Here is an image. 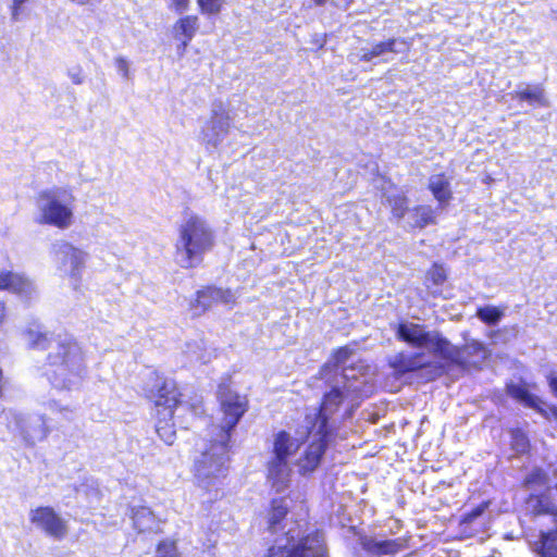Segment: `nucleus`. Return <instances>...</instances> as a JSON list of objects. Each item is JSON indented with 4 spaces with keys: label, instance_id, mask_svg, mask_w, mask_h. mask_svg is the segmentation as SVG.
<instances>
[{
    "label": "nucleus",
    "instance_id": "obj_36",
    "mask_svg": "<svg viewBox=\"0 0 557 557\" xmlns=\"http://www.w3.org/2000/svg\"><path fill=\"white\" fill-rule=\"evenodd\" d=\"M535 503V505H532V509H533V512L536 513V515H542V513H548L549 512V504L548 503H544L541 498L539 497H531L530 498V504L532 503Z\"/></svg>",
    "mask_w": 557,
    "mask_h": 557
},
{
    "label": "nucleus",
    "instance_id": "obj_14",
    "mask_svg": "<svg viewBox=\"0 0 557 557\" xmlns=\"http://www.w3.org/2000/svg\"><path fill=\"white\" fill-rule=\"evenodd\" d=\"M30 522L47 536L62 540L69 533L66 520L49 506H41L29 511Z\"/></svg>",
    "mask_w": 557,
    "mask_h": 557
},
{
    "label": "nucleus",
    "instance_id": "obj_20",
    "mask_svg": "<svg viewBox=\"0 0 557 557\" xmlns=\"http://www.w3.org/2000/svg\"><path fill=\"white\" fill-rule=\"evenodd\" d=\"M511 97L527 101L531 106L548 107L549 104L542 85L520 86Z\"/></svg>",
    "mask_w": 557,
    "mask_h": 557
},
{
    "label": "nucleus",
    "instance_id": "obj_42",
    "mask_svg": "<svg viewBox=\"0 0 557 557\" xmlns=\"http://www.w3.org/2000/svg\"><path fill=\"white\" fill-rule=\"evenodd\" d=\"M484 510V507H478L476 509L472 510L469 515H468V520L469 521H472L473 519H475L476 517H479L482 511Z\"/></svg>",
    "mask_w": 557,
    "mask_h": 557
},
{
    "label": "nucleus",
    "instance_id": "obj_35",
    "mask_svg": "<svg viewBox=\"0 0 557 557\" xmlns=\"http://www.w3.org/2000/svg\"><path fill=\"white\" fill-rule=\"evenodd\" d=\"M428 278L435 285H441L446 280V271L443 267L434 264L428 272Z\"/></svg>",
    "mask_w": 557,
    "mask_h": 557
},
{
    "label": "nucleus",
    "instance_id": "obj_37",
    "mask_svg": "<svg viewBox=\"0 0 557 557\" xmlns=\"http://www.w3.org/2000/svg\"><path fill=\"white\" fill-rule=\"evenodd\" d=\"M115 66L119 73L123 75L124 78H128L129 67L128 62L123 57H119L115 59Z\"/></svg>",
    "mask_w": 557,
    "mask_h": 557
},
{
    "label": "nucleus",
    "instance_id": "obj_22",
    "mask_svg": "<svg viewBox=\"0 0 557 557\" xmlns=\"http://www.w3.org/2000/svg\"><path fill=\"white\" fill-rule=\"evenodd\" d=\"M23 334L28 345L33 348L47 349L51 347V334L45 331L38 323L29 325Z\"/></svg>",
    "mask_w": 557,
    "mask_h": 557
},
{
    "label": "nucleus",
    "instance_id": "obj_29",
    "mask_svg": "<svg viewBox=\"0 0 557 557\" xmlns=\"http://www.w3.org/2000/svg\"><path fill=\"white\" fill-rule=\"evenodd\" d=\"M391 366L395 369V371L399 373H406L410 371H416L422 368L424 364L420 361L419 356L407 357L405 355H398L391 361Z\"/></svg>",
    "mask_w": 557,
    "mask_h": 557
},
{
    "label": "nucleus",
    "instance_id": "obj_2",
    "mask_svg": "<svg viewBox=\"0 0 557 557\" xmlns=\"http://www.w3.org/2000/svg\"><path fill=\"white\" fill-rule=\"evenodd\" d=\"M87 374L86 354L72 338L59 341L47 356L45 376L58 391L81 389Z\"/></svg>",
    "mask_w": 557,
    "mask_h": 557
},
{
    "label": "nucleus",
    "instance_id": "obj_26",
    "mask_svg": "<svg viewBox=\"0 0 557 557\" xmlns=\"http://www.w3.org/2000/svg\"><path fill=\"white\" fill-rule=\"evenodd\" d=\"M409 224L413 227H425L435 223V211L430 206H419L409 212Z\"/></svg>",
    "mask_w": 557,
    "mask_h": 557
},
{
    "label": "nucleus",
    "instance_id": "obj_3",
    "mask_svg": "<svg viewBox=\"0 0 557 557\" xmlns=\"http://www.w3.org/2000/svg\"><path fill=\"white\" fill-rule=\"evenodd\" d=\"M397 336L413 347L424 348L436 356L461 366L472 362L469 359L470 356L485 357L484 347L478 341L472 339L462 347H457L451 345L437 331H426L422 325L416 323H400L397 329Z\"/></svg>",
    "mask_w": 557,
    "mask_h": 557
},
{
    "label": "nucleus",
    "instance_id": "obj_27",
    "mask_svg": "<svg viewBox=\"0 0 557 557\" xmlns=\"http://www.w3.org/2000/svg\"><path fill=\"white\" fill-rule=\"evenodd\" d=\"M157 414L156 432L165 444L172 445L176 437L175 423L172 421L174 414L172 417H163L160 414V411Z\"/></svg>",
    "mask_w": 557,
    "mask_h": 557
},
{
    "label": "nucleus",
    "instance_id": "obj_19",
    "mask_svg": "<svg viewBox=\"0 0 557 557\" xmlns=\"http://www.w3.org/2000/svg\"><path fill=\"white\" fill-rule=\"evenodd\" d=\"M397 44L398 41L396 39L381 41L375 44L371 49L362 48L358 52L351 53L349 58L351 62H370L374 58L381 57L386 52H398V49L396 48Z\"/></svg>",
    "mask_w": 557,
    "mask_h": 557
},
{
    "label": "nucleus",
    "instance_id": "obj_31",
    "mask_svg": "<svg viewBox=\"0 0 557 557\" xmlns=\"http://www.w3.org/2000/svg\"><path fill=\"white\" fill-rule=\"evenodd\" d=\"M548 475L547 473L540 469H533L524 479V484L530 490H541L548 486Z\"/></svg>",
    "mask_w": 557,
    "mask_h": 557
},
{
    "label": "nucleus",
    "instance_id": "obj_30",
    "mask_svg": "<svg viewBox=\"0 0 557 557\" xmlns=\"http://www.w3.org/2000/svg\"><path fill=\"white\" fill-rule=\"evenodd\" d=\"M540 553L542 557H557V530L541 534Z\"/></svg>",
    "mask_w": 557,
    "mask_h": 557
},
{
    "label": "nucleus",
    "instance_id": "obj_41",
    "mask_svg": "<svg viewBox=\"0 0 557 557\" xmlns=\"http://www.w3.org/2000/svg\"><path fill=\"white\" fill-rule=\"evenodd\" d=\"M70 2L76 5H96L100 3L101 0H69Z\"/></svg>",
    "mask_w": 557,
    "mask_h": 557
},
{
    "label": "nucleus",
    "instance_id": "obj_9",
    "mask_svg": "<svg viewBox=\"0 0 557 557\" xmlns=\"http://www.w3.org/2000/svg\"><path fill=\"white\" fill-rule=\"evenodd\" d=\"M218 398L222 417L220 418V424L213 425L210 434L230 441L232 430L247 411V399L226 384L219 385Z\"/></svg>",
    "mask_w": 557,
    "mask_h": 557
},
{
    "label": "nucleus",
    "instance_id": "obj_7",
    "mask_svg": "<svg viewBox=\"0 0 557 557\" xmlns=\"http://www.w3.org/2000/svg\"><path fill=\"white\" fill-rule=\"evenodd\" d=\"M49 256L55 274L77 287L86 268L88 252L65 239H58L51 244Z\"/></svg>",
    "mask_w": 557,
    "mask_h": 557
},
{
    "label": "nucleus",
    "instance_id": "obj_11",
    "mask_svg": "<svg viewBox=\"0 0 557 557\" xmlns=\"http://www.w3.org/2000/svg\"><path fill=\"white\" fill-rule=\"evenodd\" d=\"M7 420L9 428L17 432L28 446L44 441L49 433L47 421L42 414L10 411Z\"/></svg>",
    "mask_w": 557,
    "mask_h": 557
},
{
    "label": "nucleus",
    "instance_id": "obj_28",
    "mask_svg": "<svg viewBox=\"0 0 557 557\" xmlns=\"http://www.w3.org/2000/svg\"><path fill=\"white\" fill-rule=\"evenodd\" d=\"M288 508L285 498L273 499L271 504V510L269 512V530L276 532L277 525L287 515Z\"/></svg>",
    "mask_w": 557,
    "mask_h": 557
},
{
    "label": "nucleus",
    "instance_id": "obj_17",
    "mask_svg": "<svg viewBox=\"0 0 557 557\" xmlns=\"http://www.w3.org/2000/svg\"><path fill=\"white\" fill-rule=\"evenodd\" d=\"M236 296L231 289H222L216 287H207L197 293L196 298V310L198 308L201 311L207 310L212 307L214 304H224V305H233L235 302Z\"/></svg>",
    "mask_w": 557,
    "mask_h": 557
},
{
    "label": "nucleus",
    "instance_id": "obj_8",
    "mask_svg": "<svg viewBox=\"0 0 557 557\" xmlns=\"http://www.w3.org/2000/svg\"><path fill=\"white\" fill-rule=\"evenodd\" d=\"M297 448L296 442L286 431L276 433L273 442L272 458L268 461V480L277 492H283L290 481L288 457Z\"/></svg>",
    "mask_w": 557,
    "mask_h": 557
},
{
    "label": "nucleus",
    "instance_id": "obj_23",
    "mask_svg": "<svg viewBox=\"0 0 557 557\" xmlns=\"http://www.w3.org/2000/svg\"><path fill=\"white\" fill-rule=\"evenodd\" d=\"M383 196L391 207L393 215L401 219L407 211V198L404 193L389 184L387 188H384Z\"/></svg>",
    "mask_w": 557,
    "mask_h": 557
},
{
    "label": "nucleus",
    "instance_id": "obj_1",
    "mask_svg": "<svg viewBox=\"0 0 557 557\" xmlns=\"http://www.w3.org/2000/svg\"><path fill=\"white\" fill-rule=\"evenodd\" d=\"M350 356L351 350L342 347L334 354V361L327 362L320 371L321 379L331 387L321 405L324 416L327 412H335L338 406L346 401L349 406L346 417H350L352 410L359 406L360 399L371 392V367L361 361L347 367Z\"/></svg>",
    "mask_w": 557,
    "mask_h": 557
},
{
    "label": "nucleus",
    "instance_id": "obj_15",
    "mask_svg": "<svg viewBox=\"0 0 557 557\" xmlns=\"http://www.w3.org/2000/svg\"><path fill=\"white\" fill-rule=\"evenodd\" d=\"M0 290L16 295L23 301L33 300L37 294V285L25 273L0 269Z\"/></svg>",
    "mask_w": 557,
    "mask_h": 557
},
{
    "label": "nucleus",
    "instance_id": "obj_45",
    "mask_svg": "<svg viewBox=\"0 0 557 557\" xmlns=\"http://www.w3.org/2000/svg\"><path fill=\"white\" fill-rule=\"evenodd\" d=\"M54 405H55V404L50 405V409H52V410H53V409H54Z\"/></svg>",
    "mask_w": 557,
    "mask_h": 557
},
{
    "label": "nucleus",
    "instance_id": "obj_34",
    "mask_svg": "<svg viewBox=\"0 0 557 557\" xmlns=\"http://www.w3.org/2000/svg\"><path fill=\"white\" fill-rule=\"evenodd\" d=\"M157 557H180L175 543L173 541H164L158 545Z\"/></svg>",
    "mask_w": 557,
    "mask_h": 557
},
{
    "label": "nucleus",
    "instance_id": "obj_25",
    "mask_svg": "<svg viewBox=\"0 0 557 557\" xmlns=\"http://www.w3.org/2000/svg\"><path fill=\"white\" fill-rule=\"evenodd\" d=\"M429 188L441 203L447 202L451 198L449 182L443 174L432 175L429 180Z\"/></svg>",
    "mask_w": 557,
    "mask_h": 557
},
{
    "label": "nucleus",
    "instance_id": "obj_38",
    "mask_svg": "<svg viewBox=\"0 0 557 557\" xmlns=\"http://www.w3.org/2000/svg\"><path fill=\"white\" fill-rule=\"evenodd\" d=\"M69 77L73 84L79 85L84 82V75L81 67L76 66L69 70Z\"/></svg>",
    "mask_w": 557,
    "mask_h": 557
},
{
    "label": "nucleus",
    "instance_id": "obj_44",
    "mask_svg": "<svg viewBox=\"0 0 557 557\" xmlns=\"http://www.w3.org/2000/svg\"><path fill=\"white\" fill-rule=\"evenodd\" d=\"M326 0H314L317 5H322Z\"/></svg>",
    "mask_w": 557,
    "mask_h": 557
},
{
    "label": "nucleus",
    "instance_id": "obj_24",
    "mask_svg": "<svg viewBox=\"0 0 557 557\" xmlns=\"http://www.w3.org/2000/svg\"><path fill=\"white\" fill-rule=\"evenodd\" d=\"M132 519L134 527L139 532L153 531L158 528L157 519L153 512L145 506L132 508Z\"/></svg>",
    "mask_w": 557,
    "mask_h": 557
},
{
    "label": "nucleus",
    "instance_id": "obj_18",
    "mask_svg": "<svg viewBox=\"0 0 557 557\" xmlns=\"http://www.w3.org/2000/svg\"><path fill=\"white\" fill-rule=\"evenodd\" d=\"M198 28L199 18L196 15H185L174 23L172 34L173 37L181 42L178 49L182 54L195 37Z\"/></svg>",
    "mask_w": 557,
    "mask_h": 557
},
{
    "label": "nucleus",
    "instance_id": "obj_5",
    "mask_svg": "<svg viewBox=\"0 0 557 557\" xmlns=\"http://www.w3.org/2000/svg\"><path fill=\"white\" fill-rule=\"evenodd\" d=\"M75 196L67 187H51L36 197V222L67 230L74 222Z\"/></svg>",
    "mask_w": 557,
    "mask_h": 557
},
{
    "label": "nucleus",
    "instance_id": "obj_6",
    "mask_svg": "<svg viewBox=\"0 0 557 557\" xmlns=\"http://www.w3.org/2000/svg\"><path fill=\"white\" fill-rule=\"evenodd\" d=\"M228 442L215 436L201 444L199 455L194 461V473L199 486L210 488L226 475Z\"/></svg>",
    "mask_w": 557,
    "mask_h": 557
},
{
    "label": "nucleus",
    "instance_id": "obj_43",
    "mask_svg": "<svg viewBox=\"0 0 557 557\" xmlns=\"http://www.w3.org/2000/svg\"><path fill=\"white\" fill-rule=\"evenodd\" d=\"M549 386H550L552 391L554 392V394L557 396V376H552L549 379ZM554 414L557 418V412L556 411L554 412Z\"/></svg>",
    "mask_w": 557,
    "mask_h": 557
},
{
    "label": "nucleus",
    "instance_id": "obj_4",
    "mask_svg": "<svg viewBox=\"0 0 557 557\" xmlns=\"http://www.w3.org/2000/svg\"><path fill=\"white\" fill-rule=\"evenodd\" d=\"M213 245L214 234L210 224L198 214L187 213L177 226L175 261L184 269L195 268Z\"/></svg>",
    "mask_w": 557,
    "mask_h": 557
},
{
    "label": "nucleus",
    "instance_id": "obj_21",
    "mask_svg": "<svg viewBox=\"0 0 557 557\" xmlns=\"http://www.w3.org/2000/svg\"><path fill=\"white\" fill-rule=\"evenodd\" d=\"M507 393L513 399L529 408L540 409L541 400L530 392L529 385L524 382H510L506 386Z\"/></svg>",
    "mask_w": 557,
    "mask_h": 557
},
{
    "label": "nucleus",
    "instance_id": "obj_39",
    "mask_svg": "<svg viewBox=\"0 0 557 557\" xmlns=\"http://www.w3.org/2000/svg\"><path fill=\"white\" fill-rule=\"evenodd\" d=\"M189 7V0H171V8L177 13L186 11Z\"/></svg>",
    "mask_w": 557,
    "mask_h": 557
},
{
    "label": "nucleus",
    "instance_id": "obj_32",
    "mask_svg": "<svg viewBox=\"0 0 557 557\" xmlns=\"http://www.w3.org/2000/svg\"><path fill=\"white\" fill-rule=\"evenodd\" d=\"M478 318L487 324H496L503 317V311L494 306H484L478 309Z\"/></svg>",
    "mask_w": 557,
    "mask_h": 557
},
{
    "label": "nucleus",
    "instance_id": "obj_33",
    "mask_svg": "<svg viewBox=\"0 0 557 557\" xmlns=\"http://www.w3.org/2000/svg\"><path fill=\"white\" fill-rule=\"evenodd\" d=\"M199 10L202 14H219L225 3V0H197Z\"/></svg>",
    "mask_w": 557,
    "mask_h": 557
},
{
    "label": "nucleus",
    "instance_id": "obj_16",
    "mask_svg": "<svg viewBox=\"0 0 557 557\" xmlns=\"http://www.w3.org/2000/svg\"><path fill=\"white\" fill-rule=\"evenodd\" d=\"M406 543L407 541L403 537L392 540L364 537L361 540L362 548L373 557H393L406 548Z\"/></svg>",
    "mask_w": 557,
    "mask_h": 557
},
{
    "label": "nucleus",
    "instance_id": "obj_10",
    "mask_svg": "<svg viewBox=\"0 0 557 557\" xmlns=\"http://www.w3.org/2000/svg\"><path fill=\"white\" fill-rule=\"evenodd\" d=\"M334 412L322 414V406L317 414V421L311 428V432L319 436L307 446L301 456L297 460L299 473L302 475L313 472L320 465L322 456L326 448L327 421Z\"/></svg>",
    "mask_w": 557,
    "mask_h": 557
},
{
    "label": "nucleus",
    "instance_id": "obj_13",
    "mask_svg": "<svg viewBox=\"0 0 557 557\" xmlns=\"http://www.w3.org/2000/svg\"><path fill=\"white\" fill-rule=\"evenodd\" d=\"M231 125V116L222 101L213 102L212 115L201 131V141L208 147L216 148L226 136Z\"/></svg>",
    "mask_w": 557,
    "mask_h": 557
},
{
    "label": "nucleus",
    "instance_id": "obj_40",
    "mask_svg": "<svg viewBox=\"0 0 557 557\" xmlns=\"http://www.w3.org/2000/svg\"><path fill=\"white\" fill-rule=\"evenodd\" d=\"M27 0H13L12 7V20L17 21L20 16L21 5L25 3Z\"/></svg>",
    "mask_w": 557,
    "mask_h": 557
},
{
    "label": "nucleus",
    "instance_id": "obj_12",
    "mask_svg": "<svg viewBox=\"0 0 557 557\" xmlns=\"http://www.w3.org/2000/svg\"><path fill=\"white\" fill-rule=\"evenodd\" d=\"M154 385L148 392V397L151 398L158 411L163 417H172L175 412H183L187 409L186 405L178 401V393L175 384L172 381L164 380L158 375L153 377Z\"/></svg>",
    "mask_w": 557,
    "mask_h": 557
}]
</instances>
